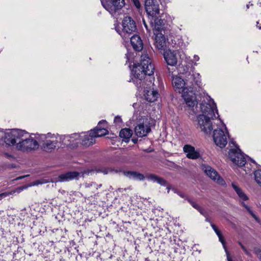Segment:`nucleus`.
I'll return each mask as SVG.
<instances>
[{"label":"nucleus","mask_w":261,"mask_h":261,"mask_svg":"<svg viewBox=\"0 0 261 261\" xmlns=\"http://www.w3.org/2000/svg\"><path fill=\"white\" fill-rule=\"evenodd\" d=\"M143 24H144V25L145 27L146 30L147 31V32L150 33V29L148 27V26L147 25V24H146V22L144 20H143Z\"/></svg>","instance_id":"obj_40"},{"label":"nucleus","mask_w":261,"mask_h":261,"mask_svg":"<svg viewBox=\"0 0 261 261\" xmlns=\"http://www.w3.org/2000/svg\"><path fill=\"white\" fill-rule=\"evenodd\" d=\"M256 27H257L259 29H261V25H259V22H258V21H257V22H256Z\"/></svg>","instance_id":"obj_44"},{"label":"nucleus","mask_w":261,"mask_h":261,"mask_svg":"<svg viewBox=\"0 0 261 261\" xmlns=\"http://www.w3.org/2000/svg\"><path fill=\"white\" fill-rule=\"evenodd\" d=\"M37 139L42 150L46 152L50 153L62 147L61 135L58 134H37Z\"/></svg>","instance_id":"obj_5"},{"label":"nucleus","mask_w":261,"mask_h":261,"mask_svg":"<svg viewBox=\"0 0 261 261\" xmlns=\"http://www.w3.org/2000/svg\"><path fill=\"white\" fill-rule=\"evenodd\" d=\"M126 189L125 188V189H123V188H121V189H118V191L120 192H123L124 191H126Z\"/></svg>","instance_id":"obj_43"},{"label":"nucleus","mask_w":261,"mask_h":261,"mask_svg":"<svg viewBox=\"0 0 261 261\" xmlns=\"http://www.w3.org/2000/svg\"><path fill=\"white\" fill-rule=\"evenodd\" d=\"M233 190L237 194L239 201L241 202L242 205L247 210L249 214L256 220H257V218L254 214L253 211L250 209L249 206L245 204L244 201L248 200V197L243 191V190L236 183L231 184Z\"/></svg>","instance_id":"obj_13"},{"label":"nucleus","mask_w":261,"mask_h":261,"mask_svg":"<svg viewBox=\"0 0 261 261\" xmlns=\"http://www.w3.org/2000/svg\"><path fill=\"white\" fill-rule=\"evenodd\" d=\"M215 124L216 127L214 129L213 140L216 146L220 148H224L227 143L228 133L225 124L221 119L216 120Z\"/></svg>","instance_id":"obj_7"},{"label":"nucleus","mask_w":261,"mask_h":261,"mask_svg":"<svg viewBox=\"0 0 261 261\" xmlns=\"http://www.w3.org/2000/svg\"><path fill=\"white\" fill-rule=\"evenodd\" d=\"M81 173L76 171L68 172L60 175L56 181L67 182L73 179H78Z\"/></svg>","instance_id":"obj_18"},{"label":"nucleus","mask_w":261,"mask_h":261,"mask_svg":"<svg viewBox=\"0 0 261 261\" xmlns=\"http://www.w3.org/2000/svg\"><path fill=\"white\" fill-rule=\"evenodd\" d=\"M132 2L134 6L137 8L138 9H140L141 8V4L139 0H132Z\"/></svg>","instance_id":"obj_35"},{"label":"nucleus","mask_w":261,"mask_h":261,"mask_svg":"<svg viewBox=\"0 0 261 261\" xmlns=\"http://www.w3.org/2000/svg\"><path fill=\"white\" fill-rule=\"evenodd\" d=\"M147 179L153 182H156L162 186H167L168 192H169V188L167 184L166 181L163 178H161L153 174H150L147 176Z\"/></svg>","instance_id":"obj_26"},{"label":"nucleus","mask_w":261,"mask_h":261,"mask_svg":"<svg viewBox=\"0 0 261 261\" xmlns=\"http://www.w3.org/2000/svg\"><path fill=\"white\" fill-rule=\"evenodd\" d=\"M81 144L83 146L88 147L95 143V137L92 131L80 134Z\"/></svg>","instance_id":"obj_17"},{"label":"nucleus","mask_w":261,"mask_h":261,"mask_svg":"<svg viewBox=\"0 0 261 261\" xmlns=\"http://www.w3.org/2000/svg\"><path fill=\"white\" fill-rule=\"evenodd\" d=\"M47 182V181L45 180H44V179H42V180H36L34 182L33 185L34 186H37V185H38L39 184H44V183H46Z\"/></svg>","instance_id":"obj_37"},{"label":"nucleus","mask_w":261,"mask_h":261,"mask_svg":"<svg viewBox=\"0 0 261 261\" xmlns=\"http://www.w3.org/2000/svg\"><path fill=\"white\" fill-rule=\"evenodd\" d=\"M80 134L75 133L70 135H61L62 147L68 146L74 148L81 144Z\"/></svg>","instance_id":"obj_12"},{"label":"nucleus","mask_w":261,"mask_h":261,"mask_svg":"<svg viewBox=\"0 0 261 261\" xmlns=\"http://www.w3.org/2000/svg\"><path fill=\"white\" fill-rule=\"evenodd\" d=\"M200 60V58L198 55H195L193 56V59H191L190 57H186L185 62L188 63L189 65L191 66H197V62Z\"/></svg>","instance_id":"obj_29"},{"label":"nucleus","mask_w":261,"mask_h":261,"mask_svg":"<svg viewBox=\"0 0 261 261\" xmlns=\"http://www.w3.org/2000/svg\"><path fill=\"white\" fill-rule=\"evenodd\" d=\"M137 106V103H134L133 105V107L135 108L136 107V106Z\"/></svg>","instance_id":"obj_50"},{"label":"nucleus","mask_w":261,"mask_h":261,"mask_svg":"<svg viewBox=\"0 0 261 261\" xmlns=\"http://www.w3.org/2000/svg\"><path fill=\"white\" fill-rule=\"evenodd\" d=\"M138 113H135L134 114V115H133V120H138Z\"/></svg>","instance_id":"obj_41"},{"label":"nucleus","mask_w":261,"mask_h":261,"mask_svg":"<svg viewBox=\"0 0 261 261\" xmlns=\"http://www.w3.org/2000/svg\"><path fill=\"white\" fill-rule=\"evenodd\" d=\"M201 114L197 117V127L206 134H209L216 125V120L219 118L216 104L210 96L206 95L200 103Z\"/></svg>","instance_id":"obj_3"},{"label":"nucleus","mask_w":261,"mask_h":261,"mask_svg":"<svg viewBox=\"0 0 261 261\" xmlns=\"http://www.w3.org/2000/svg\"><path fill=\"white\" fill-rule=\"evenodd\" d=\"M160 0H146L145 7L146 11L150 19V25L151 21L154 23V19L160 18L158 16L160 13Z\"/></svg>","instance_id":"obj_10"},{"label":"nucleus","mask_w":261,"mask_h":261,"mask_svg":"<svg viewBox=\"0 0 261 261\" xmlns=\"http://www.w3.org/2000/svg\"><path fill=\"white\" fill-rule=\"evenodd\" d=\"M229 147L230 148L227 156L232 163V167L241 166L246 159L245 156L234 142L231 141L229 143Z\"/></svg>","instance_id":"obj_8"},{"label":"nucleus","mask_w":261,"mask_h":261,"mask_svg":"<svg viewBox=\"0 0 261 261\" xmlns=\"http://www.w3.org/2000/svg\"><path fill=\"white\" fill-rule=\"evenodd\" d=\"M133 142L134 143H137V140L136 139H133L132 140Z\"/></svg>","instance_id":"obj_48"},{"label":"nucleus","mask_w":261,"mask_h":261,"mask_svg":"<svg viewBox=\"0 0 261 261\" xmlns=\"http://www.w3.org/2000/svg\"><path fill=\"white\" fill-rule=\"evenodd\" d=\"M106 121H100L95 129L91 130V131L93 132V134L94 135L95 138L100 137L108 134V130L103 127V126H105L106 125Z\"/></svg>","instance_id":"obj_20"},{"label":"nucleus","mask_w":261,"mask_h":261,"mask_svg":"<svg viewBox=\"0 0 261 261\" xmlns=\"http://www.w3.org/2000/svg\"><path fill=\"white\" fill-rule=\"evenodd\" d=\"M132 135V130L127 128L122 129L119 133L120 137L122 138V140L125 142H128Z\"/></svg>","instance_id":"obj_24"},{"label":"nucleus","mask_w":261,"mask_h":261,"mask_svg":"<svg viewBox=\"0 0 261 261\" xmlns=\"http://www.w3.org/2000/svg\"><path fill=\"white\" fill-rule=\"evenodd\" d=\"M114 122L116 124H119L122 122V119L120 117L117 116L115 117Z\"/></svg>","instance_id":"obj_38"},{"label":"nucleus","mask_w":261,"mask_h":261,"mask_svg":"<svg viewBox=\"0 0 261 261\" xmlns=\"http://www.w3.org/2000/svg\"><path fill=\"white\" fill-rule=\"evenodd\" d=\"M134 53H128L126 54V62L130 63V65H129V67H131V63H134Z\"/></svg>","instance_id":"obj_32"},{"label":"nucleus","mask_w":261,"mask_h":261,"mask_svg":"<svg viewBox=\"0 0 261 261\" xmlns=\"http://www.w3.org/2000/svg\"><path fill=\"white\" fill-rule=\"evenodd\" d=\"M103 173L106 174H108V170H105L103 171Z\"/></svg>","instance_id":"obj_45"},{"label":"nucleus","mask_w":261,"mask_h":261,"mask_svg":"<svg viewBox=\"0 0 261 261\" xmlns=\"http://www.w3.org/2000/svg\"><path fill=\"white\" fill-rule=\"evenodd\" d=\"M163 56L164 60L168 66L175 67L177 63V51L170 49L164 50Z\"/></svg>","instance_id":"obj_15"},{"label":"nucleus","mask_w":261,"mask_h":261,"mask_svg":"<svg viewBox=\"0 0 261 261\" xmlns=\"http://www.w3.org/2000/svg\"><path fill=\"white\" fill-rule=\"evenodd\" d=\"M167 70L169 75H171L173 74V72L175 71V68L174 67H172V68L170 67H167Z\"/></svg>","instance_id":"obj_36"},{"label":"nucleus","mask_w":261,"mask_h":261,"mask_svg":"<svg viewBox=\"0 0 261 261\" xmlns=\"http://www.w3.org/2000/svg\"><path fill=\"white\" fill-rule=\"evenodd\" d=\"M211 226L213 229V230L215 231L216 233L217 234V236L219 238V241L222 243L223 245V248L225 249V251L227 252L226 249L225 248V241L224 239V238L221 233V232L219 231V230L218 229V228L213 224H211Z\"/></svg>","instance_id":"obj_27"},{"label":"nucleus","mask_w":261,"mask_h":261,"mask_svg":"<svg viewBox=\"0 0 261 261\" xmlns=\"http://www.w3.org/2000/svg\"><path fill=\"white\" fill-rule=\"evenodd\" d=\"M258 257L261 261V252L258 254Z\"/></svg>","instance_id":"obj_47"},{"label":"nucleus","mask_w":261,"mask_h":261,"mask_svg":"<svg viewBox=\"0 0 261 261\" xmlns=\"http://www.w3.org/2000/svg\"><path fill=\"white\" fill-rule=\"evenodd\" d=\"M254 177L256 183L261 186V169H258L254 171Z\"/></svg>","instance_id":"obj_30"},{"label":"nucleus","mask_w":261,"mask_h":261,"mask_svg":"<svg viewBox=\"0 0 261 261\" xmlns=\"http://www.w3.org/2000/svg\"><path fill=\"white\" fill-rule=\"evenodd\" d=\"M242 249L243 250V251L247 254H249V252L248 251H247V250L246 249V248L244 246H243L241 243H239Z\"/></svg>","instance_id":"obj_39"},{"label":"nucleus","mask_w":261,"mask_h":261,"mask_svg":"<svg viewBox=\"0 0 261 261\" xmlns=\"http://www.w3.org/2000/svg\"><path fill=\"white\" fill-rule=\"evenodd\" d=\"M140 123L135 127V132L136 135L139 137L146 136L151 130L149 126V120L147 118L141 117L139 119Z\"/></svg>","instance_id":"obj_14"},{"label":"nucleus","mask_w":261,"mask_h":261,"mask_svg":"<svg viewBox=\"0 0 261 261\" xmlns=\"http://www.w3.org/2000/svg\"><path fill=\"white\" fill-rule=\"evenodd\" d=\"M246 7H247V9H248V8H249V4H247V5H246Z\"/></svg>","instance_id":"obj_51"},{"label":"nucleus","mask_w":261,"mask_h":261,"mask_svg":"<svg viewBox=\"0 0 261 261\" xmlns=\"http://www.w3.org/2000/svg\"><path fill=\"white\" fill-rule=\"evenodd\" d=\"M122 26L121 31L117 27H115V30L124 39L129 38L137 29L135 21L129 16H126L123 18Z\"/></svg>","instance_id":"obj_9"},{"label":"nucleus","mask_w":261,"mask_h":261,"mask_svg":"<svg viewBox=\"0 0 261 261\" xmlns=\"http://www.w3.org/2000/svg\"><path fill=\"white\" fill-rule=\"evenodd\" d=\"M187 200L190 203L192 206L195 209L198 210L200 208V207L197 204L191 201L190 199L188 198Z\"/></svg>","instance_id":"obj_34"},{"label":"nucleus","mask_w":261,"mask_h":261,"mask_svg":"<svg viewBox=\"0 0 261 261\" xmlns=\"http://www.w3.org/2000/svg\"><path fill=\"white\" fill-rule=\"evenodd\" d=\"M202 168L205 174L212 179L219 185H224L225 184L224 180L218 175L217 171L211 166L203 165Z\"/></svg>","instance_id":"obj_16"},{"label":"nucleus","mask_w":261,"mask_h":261,"mask_svg":"<svg viewBox=\"0 0 261 261\" xmlns=\"http://www.w3.org/2000/svg\"><path fill=\"white\" fill-rule=\"evenodd\" d=\"M103 8L111 14L119 13L124 6V0H100Z\"/></svg>","instance_id":"obj_11"},{"label":"nucleus","mask_w":261,"mask_h":261,"mask_svg":"<svg viewBox=\"0 0 261 261\" xmlns=\"http://www.w3.org/2000/svg\"><path fill=\"white\" fill-rule=\"evenodd\" d=\"M154 66L151 64L148 54L144 53L141 57V63L138 64H133L131 71V81L138 88H144V96L149 102H153L159 98V92L152 88L153 86L151 77L154 73Z\"/></svg>","instance_id":"obj_1"},{"label":"nucleus","mask_w":261,"mask_h":261,"mask_svg":"<svg viewBox=\"0 0 261 261\" xmlns=\"http://www.w3.org/2000/svg\"><path fill=\"white\" fill-rule=\"evenodd\" d=\"M201 214L204 215V211L200 207L198 210Z\"/></svg>","instance_id":"obj_42"},{"label":"nucleus","mask_w":261,"mask_h":261,"mask_svg":"<svg viewBox=\"0 0 261 261\" xmlns=\"http://www.w3.org/2000/svg\"><path fill=\"white\" fill-rule=\"evenodd\" d=\"M24 189V188H23V187H18V188H16V189L12 190L10 192H4L3 193H1V194H0V200H1L3 198H4L6 197L7 196H9L10 195L14 194L16 193H19Z\"/></svg>","instance_id":"obj_28"},{"label":"nucleus","mask_w":261,"mask_h":261,"mask_svg":"<svg viewBox=\"0 0 261 261\" xmlns=\"http://www.w3.org/2000/svg\"><path fill=\"white\" fill-rule=\"evenodd\" d=\"M172 83L175 90L181 93L182 97L188 107H193L197 104L193 88H192L189 86V81L187 79L185 82L180 76L175 75L172 77Z\"/></svg>","instance_id":"obj_4"},{"label":"nucleus","mask_w":261,"mask_h":261,"mask_svg":"<svg viewBox=\"0 0 261 261\" xmlns=\"http://www.w3.org/2000/svg\"><path fill=\"white\" fill-rule=\"evenodd\" d=\"M163 20L160 18L154 19V23L151 21L150 28L152 29L154 36V45L159 50H165L166 47L167 39L163 33Z\"/></svg>","instance_id":"obj_6"},{"label":"nucleus","mask_w":261,"mask_h":261,"mask_svg":"<svg viewBox=\"0 0 261 261\" xmlns=\"http://www.w3.org/2000/svg\"><path fill=\"white\" fill-rule=\"evenodd\" d=\"M190 77L187 79L189 81V86L192 88H193V90L195 93V90L196 89L195 86L198 87L202 86V83L201 81V76L199 73H195L192 75L189 74Z\"/></svg>","instance_id":"obj_19"},{"label":"nucleus","mask_w":261,"mask_h":261,"mask_svg":"<svg viewBox=\"0 0 261 261\" xmlns=\"http://www.w3.org/2000/svg\"><path fill=\"white\" fill-rule=\"evenodd\" d=\"M178 70L180 73L186 74L189 70V67L187 65H184L181 63L179 65Z\"/></svg>","instance_id":"obj_31"},{"label":"nucleus","mask_w":261,"mask_h":261,"mask_svg":"<svg viewBox=\"0 0 261 261\" xmlns=\"http://www.w3.org/2000/svg\"><path fill=\"white\" fill-rule=\"evenodd\" d=\"M101 185H97L94 183H89V184H86V187L87 188H89L90 187H94V188H95L96 190L98 189V188L101 187Z\"/></svg>","instance_id":"obj_33"},{"label":"nucleus","mask_w":261,"mask_h":261,"mask_svg":"<svg viewBox=\"0 0 261 261\" xmlns=\"http://www.w3.org/2000/svg\"><path fill=\"white\" fill-rule=\"evenodd\" d=\"M125 175L130 179L138 180H143L144 179V176L140 173L135 171H128L124 173Z\"/></svg>","instance_id":"obj_25"},{"label":"nucleus","mask_w":261,"mask_h":261,"mask_svg":"<svg viewBox=\"0 0 261 261\" xmlns=\"http://www.w3.org/2000/svg\"><path fill=\"white\" fill-rule=\"evenodd\" d=\"M179 196H180L181 197H182V198H184V194H179Z\"/></svg>","instance_id":"obj_49"},{"label":"nucleus","mask_w":261,"mask_h":261,"mask_svg":"<svg viewBox=\"0 0 261 261\" xmlns=\"http://www.w3.org/2000/svg\"><path fill=\"white\" fill-rule=\"evenodd\" d=\"M5 143L22 152L37 150L40 146L37 134L30 136L27 132L20 129L6 132Z\"/></svg>","instance_id":"obj_2"},{"label":"nucleus","mask_w":261,"mask_h":261,"mask_svg":"<svg viewBox=\"0 0 261 261\" xmlns=\"http://www.w3.org/2000/svg\"><path fill=\"white\" fill-rule=\"evenodd\" d=\"M227 260H228V261H232V260H231V258L229 257V256H228V254H227Z\"/></svg>","instance_id":"obj_46"},{"label":"nucleus","mask_w":261,"mask_h":261,"mask_svg":"<svg viewBox=\"0 0 261 261\" xmlns=\"http://www.w3.org/2000/svg\"><path fill=\"white\" fill-rule=\"evenodd\" d=\"M255 163L252 160H248L245 161L242 164L241 166L238 167L242 169L246 174L250 175L253 171V170L255 169Z\"/></svg>","instance_id":"obj_22"},{"label":"nucleus","mask_w":261,"mask_h":261,"mask_svg":"<svg viewBox=\"0 0 261 261\" xmlns=\"http://www.w3.org/2000/svg\"><path fill=\"white\" fill-rule=\"evenodd\" d=\"M130 42L134 49L138 51L143 49L142 41L138 35H134L130 38Z\"/></svg>","instance_id":"obj_23"},{"label":"nucleus","mask_w":261,"mask_h":261,"mask_svg":"<svg viewBox=\"0 0 261 261\" xmlns=\"http://www.w3.org/2000/svg\"><path fill=\"white\" fill-rule=\"evenodd\" d=\"M183 150L189 159L196 160L200 157L199 152L190 145H185L183 147Z\"/></svg>","instance_id":"obj_21"}]
</instances>
